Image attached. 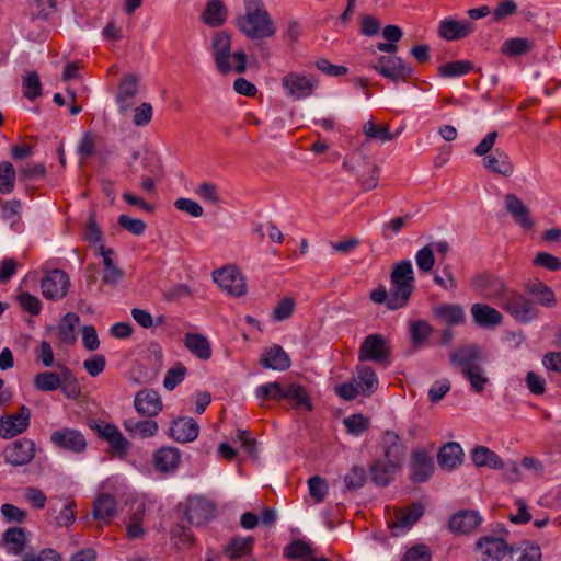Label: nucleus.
Instances as JSON below:
<instances>
[{
	"instance_id": "nucleus-1",
	"label": "nucleus",
	"mask_w": 561,
	"mask_h": 561,
	"mask_svg": "<svg viewBox=\"0 0 561 561\" xmlns=\"http://www.w3.org/2000/svg\"><path fill=\"white\" fill-rule=\"evenodd\" d=\"M244 13L236 18V25L248 38L263 39L275 35L277 27L263 0H243Z\"/></svg>"
},
{
	"instance_id": "nucleus-2",
	"label": "nucleus",
	"mask_w": 561,
	"mask_h": 561,
	"mask_svg": "<svg viewBox=\"0 0 561 561\" xmlns=\"http://www.w3.org/2000/svg\"><path fill=\"white\" fill-rule=\"evenodd\" d=\"M497 137L495 130L488 133L474 147L473 152L482 157V165L486 171L508 178L514 173L515 167L506 151L500 148L493 150Z\"/></svg>"
},
{
	"instance_id": "nucleus-3",
	"label": "nucleus",
	"mask_w": 561,
	"mask_h": 561,
	"mask_svg": "<svg viewBox=\"0 0 561 561\" xmlns=\"http://www.w3.org/2000/svg\"><path fill=\"white\" fill-rule=\"evenodd\" d=\"M231 37L226 31L214 35L211 50L219 72L226 75L230 71L243 73L247 70V56L242 50L230 51Z\"/></svg>"
},
{
	"instance_id": "nucleus-4",
	"label": "nucleus",
	"mask_w": 561,
	"mask_h": 561,
	"mask_svg": "<svg viewBox=\"0 0 561 561\" xmlns=\"http://www.w3.org/2000/svg\"><path fill=\"white\" fill-rule=\"evenodd\" d=\"M390 310H398L408 305L414 290V272L410 260L397 263L390 275Z\"/></svg>"
},
{
	"instance_id": "nucleus-5",
	"label": "nucleus",
	"mask_w": 561,
	"mask_h": 561,
	"mask_svg": "<svg viewBox=\"0 0 561 561\" xmlns=\"http://www.w3.org/2000/svg\"><path fill=\"white\" fill-rule=\"evenodd\" d=\"M319 85L313 75L290 71L282 78V87L286 95L295 101L310 98Z\"/></svg>"
},
{
	"instance_id": "nucleus-6",
	"label": "nucleus",
	"mask_w": 561,
	"mask_h": 561,
	"mask_svg": "<svg viewBox=\"0 0 561 561\" xmlns=\"http://www.w3.org/2000/svg\"><path fill=\"white\" fill-rule=\"evenodd\" d=\"M516 321L528 323L538 317V309L528 298L516 291H508L499 302Z\"/></svg>"
},
{
	"instance_id": "nucleus-7",
	"label": "nucleus",
	"mask_w": 561,
	"mask_h": 561,
	"mask_svg": "<svg viewBox=\"0 0 561 561\" xmlns=\"http://www.w3.org/2000/svg\"><path fill=\"white\" fill-rule=\"evenodd\" d=\"M214 282L233 297H241L247 293L244 276L234 265H226L213 272Z\"/></svg>"
},
{
	"instance_id": "nucleus-8",
	"label": "nucleus",
	"mask_w": 561,
	"mask_h": 561,
	"mask_svg": "<svg viewBox=\"0 0 561 561\" xmlns=\"http://www.w3.org/2000/svg\"><path fill=\"white\" fill-rule=\"evenodd\" d=\"M370 67L392 82L405 81L413 72V69L397 56H379Z\"/></svg>"
},
{
	"instance_id": "nucleus-9",
	"label": "nucleus",
	"mask_w": 561,
	"mask_h": 561,
	"mask_svg": "<svg viewBox=\"0 0 561 561\" xmlns=\"http://www.w3.org/2000/svg\"><path fill=\"white\" fill-rule=\"evenodd\" d=\"M31 410L26 405H21L16 413L4 414L0 417V437L11 439L24 433L31 422Z\"/></svg>"
},
{
	"instance_id": "nucleus-10",
	"label": "nucleus",
	"mask_w": 561,
	"mask_h": 561,
	"mask_svg": "<svg viewBox=\"0 0 561 561\" xmlns=\"http://www.w3.org/2000/svg\"><path fill=\"white\" fill-rule=\"evenodd\" d=\"M138 85L139 79L134 73H127L121 79L115 94V102L122 115H126L136 104Z\"/></svg>"
},
{
	"instance_id": "nucleus-11",
	"label": "nucleus",
	"mask_w": 561,
	"mask_h": 561,
	"mask_svg": "<svg viewBox=\"0 0 561 561\" xmlns=\"http://www.w3.org/2000/svg\"><path fill=\"white\" fill-rule=\"evenodd\" d=\"M2 454L7 463L25 466L35 457V443L30 438H20L7 445Z\"/></svg>"
},
{
	"instance_id": "nucleus-12",
	"label": "nucleus",
	"mask_w": 561,
	"mask_h": 561,
	"mask_svg": "<svg viewBox=\"0 0 561 561\" xmlns=\"http://www.w3.org/2000/svg\"><path fill=\"white\" fill-rule=\"evenodd\" d=\"M389 353L387 340L380 334H370L363 341L358 351V358L360 362L385 363L389 357Z\"/></svg>"
},
{
	"instance_id": "nucleus-13",
	"label": "nucleus",
	"mask_w": 561,
	"mask_h": 561,
	"mask_svg": "<svg viewBox=\"0 0 561 561\" xmlns=\"http://www.w3.org/2000/svg\"><path fill=\"white\" fill-rule=\"evenodd\" d=\"M215 504L204 496L195 495L187 500L185 515L187 520L196 526L208 523L215 516Z\"/></svg>"
},
{
	"instance_id": "nucleus-14",
	"label": "nucleus",
	"mask_w": 561,
	"mask_h": 561,
	"mask_svg": "<svg viewBox=\"0 0 561 561\" xmlns=\"http://www.w3.org/2000/svg\"><path fill=\"white\" fill-rule=\"evenodd\" d=\"M342 167L345 171L357 174L364 190L371 191L377 187L379 182V168L368 158L363 157L360 161L356 163L344 161Z\"/></svg>"
},
{
	"instance_id": "nucleus-15",
	"label": "nucleus",
	"mask_w": 561,
	"mask_h": 561,
	"mask_svg": "<svg viewBox=\"0 0 561 561\" xmlns=\"http://www.w3.org/2000/svg\"><path fill=\"white\" fill-rule=\"evenodd\" d=\"M70 280L61 270H53L41 282L42 294L47 299L64 298L69 289Z\"/></svg>"
},
{
	"instance_id": "nucleus-16",
	"label": "nucleus",
	"mask_w": 561,
	"mask_h": 561,
	"mask_svg": "<svg viewBox=\"0 0 561 561\" xmlns=\"http://www.w3.org/2000/svg\"><path fill=\"white\" fill-rule=\"evenodd\" d=\"M383 460L390 461L391 468H401L404 460L405 446L400 436L392 431H386L381 438Z\"/></svg>"
},
{
	"instance_id": "nucleus-17",
	"label": "nucleus",
	"mask_w": 561,
	"mask_h": 561,
	"mask_svg": "<svg viewBox=\"0 0 561 561\" xmlns=\"http://www.w3.org/2000/svg\"><path fill=\"white\" fill-rule=\"evenodd\" d=\"M471 286L485 299H500L501 301L503 296L508 293L505 284L500 278L490 275L474 276Z\"/></svg>"
},
{
	"instance_id": "nucleus-18",
	"label": "nucleus",
	"mask_w": 561,
	"mask_h": 561,
	"mask_svg": "<svg viewBox=\"0 0 561 561\" xmlns=\"http://www.w3.org/2000/svg\"><path fill=\"white\" fill-rule=\"evenodd\" d=\"M423 514L424 507L421 503H413L405 510H397L393 517L388 520L389 528L392 529L394 536H398L414 525Z\"/></svg>"
},
{
	"instance_id": "nucleus-19",
	"label": "nucleus",
	"mask_w": 561,
	"mask_h": 561,
	"mask_svg": "<svg viewBox=\"0 0 561 561\" xmlns=\"http://www.w3.org/2000/svg\"><path fill=\"white\" fill-rule=\"evenodd\" d=\"M476 549L480 551L482 561H502L511 548L504 539L485 536L476 542Z\"/></svg>"
},
{
	"instance_id": "nucleus-20",
	"label": "nucleus",
	"mask_w": 561,
	"mask_h": 561,
	"mask_svg": "<svg viewBox=\"0 0 561 561\" xmlns=\"http://www.w3.org/2000/svg\"><path fill=\"white\" fill-rule=\"evenodd\" d=\"M135 410L147 417L157 416L163 408L159 393L152 389L140 390L134 399Z\"/></svg>"
},
{
	"instance_id": "nucleus-21",
	"label": "nucleus",
	"mask_w": 561,
	"mask_h": 561,
	"mask_svg": "<svg viewBox=\"0 0 561 561\" xmlns=\"http://www.w3.org/2000/svg\"><path fill=\"white\" fill-rule=\"evenodd\" d=\"M482 358V348L477 344L462 345L449 354L451 365L461 368V373L479 365Z\"/></svg>"
},
{
	"instance_id": "nucleus-22",
	"label": "nucleus",
	"mask_w": 561,
	"mask_h": 561,
	"mask_svg": "<svg viewBox=\"0 0 561 561\" xmlns=\"http://www.w3.org/2000/svg\"><path fill=\"white\" fill-rule=\"evenodd\" d=\"M434 471L432 457L423 449H415L411 455V480L416 483L425 482Z\"/></svg>"
},
{
	"instance_id": "nucleus-23",
	"label": "nucleus",
	"mask_w": 561,
	"mask_h": 561,
	"mask_svg": "<svg viewBox=\"0 0 561 561\" xmlns=\"http://www.w3.org/2000/svg\"><path fill=\"white\" fill-rule=\"evenodd\" d=\"M504 201L507 213L518 226L524 229H531L534 227L530 210L519 197L508 193L505 195Z\"/></svg>"
},
{
	"instance_id": "nucleus-24",
	"label": "nucleus",
	"mask_w": 561,
	"mask_h": 561,
	"mask_svg": "<svg viewBox=\"0 0 561 561\" xmlns=\"http://www.w3.org/2000/svg\"><path fill=\"white\" fill-rule=\"evenodd\" d=\"M51 442L64 449L81 453L85 449L87 442L84 436L76 430L64 428L51 434Z\"/></svg>"
},
{
	"instance_id": "nucleus-25",
	"label": "nucleus",
	"mask_w": 561,
	"mask_h": 561,
	"mask_svg": "<svg viewBox=\"0 0 561 561\" xmlns=\"http://www.w3.org/2000/svg\"><path fill=\"white\" fill-rule=\"evenodd\" d=\"M473 30L474 24L470 21L444 19L439 22L438 35L446 41H457L467 37Z\"/></svg>"
},
{
	"instance_id": "nucleus-26",
	"label": "nucleus",
	"mask_w": 561,
	"mask_h": 561,
	"mask_svg": "<svg viewBox=\"0 0 561 561\" xmlns=\"http://www.w3.org/2000/svg\"><path fill=\"white\" fill-rule=\"evenodd\" d=\"M482 522L480 514L472 510H465L454 514L449 520L453 533L467 535L473 531Z\"/></svg>"
},
{
	"instance_id": "nucleus-27",
	"label": "nucleus",
	"mask_w": 561,
	"mask_h": 561,
	"mask_svg": "<svg viewBox=\"0 0 561 561\" xmlns=\"http://www.w3.org/2000/svg\"><path fill=\"white\" fill-rule=\"evenodd\" d=\"M199 426L192 417H179L171 423L169 434L179 443L193 442L197 438Z\"/></svg>"
},
{
	"instance_id": "nucleus-28",
	"label": "nucleus",
	"mask_w": 561,
	"mask_h": 561,
	"mask_svg": "<svg viewBox=\"0 0 561 561\" xmlns=\"http://www.w3.org/2000/svg\"><path fill=\"white\" fill-rule=\"evenodd\" d=\"M471 314L476 324L482 328L500 325L503 320L500 311L484 304H473Z\"/></svg>"
},
{
	"instance_id": "nucleus-29",
	"label": "nucleus",
	"mask_w": 561,
	"mask_h": 561,
	"mask_svg": "<svg viewBox=\"0 0 561 561\" xmlns=\"http://www.w3.org/2000/svg\"><path fill=\"white\" fill-rule=\"evenodd\" d=\"M180 451L175 447H161L153 454V467L160 472H172L180 463Z\"/></svg>"
},
{
	"instance_id": "nucleus-30",
	"label": "nucleus",
	"mask_w": 561,
	"mask_h": 561,
	"mask_svg": "<svg viewBox=\"0 0 561 561\" xmlns=\"http://www.w3.org/2000/svg\"><path fill=\"white\" fill-rule=\"evenodd\" d=\"M463 451L458 443L444 445L438 455L437 461L443 470L451 471L462 462Z\"/></svg>"
},
{
	"instance_id": "nucleus-31",
	"label": "nucleus",
	"mask_w": 561,
	"mask_h": 561,
	"mask_svg": "<svg viewBox=\"0 0 561 561\" xmlns=\"http://www.w3.org/2000/svg\"><path fill=\"white\" fill-rule=\"evenodd\" d=\"M261 365L267 369L282 371L290 367V359L279 345H274L263 353Z\"/></svg>"
},
{
	"instance_id": "nucleus-32",
	"label": "nucleus",
	"mask_w": 561,
	"mask_h": 561,
	"mask_svg": "<svg viewBox=\"0 0 561 561\" xmlns=\"http://www.w3.org/2000/svg\"><path fill=\"white\" fill-rule=\"evenodd\" d=\"M123 426L131 437L140 438L153 437L159 431V425L153 420H136L130 417L124 421Z\"/></svg>"
},
{
	"instance_id": "nucleus-33",
	"label": "nucleus",
	"mask_w": 561,
	"mask_h": 561,
	"mask_svg": "<svg viewBox=\"0 0 561 561\" xmlns=\"http://www.w3.org/2000/svg\"><path fill=\"white\" fill-rule=\"evenodd\" d=\"M512 561H543L541 547L531 540L522 541L510 549Z\"/></svg>"
},
{
	"instance_id": "nucleus-34",
	"label": "nucleus",
	"mask_w": 561,
	"mask_h": 561,
	"mask_svg": "<svg viewBox=\"0 0 561 561\" xmlns=\"http://www.w3.org/2000/svg\"><path fill=\"white\" fill-rule=\"evenodd\" d=\"M433 313L448 325H458L466 320L465 311L459 305L442 304L433 308Z\"/></svg>"
},
{
	"instance_id": "nucleus-35",
	"label": "nucleus",
	"mask_w": 561,
	"mask_h": 561,
	"mask_svg": "<svg viewBox=\"0 0 561 561\" xmlns=\"http://www.w3.org/2000/svg\"><path fill=\"white\" fill-rule=\"evenodd\" d=\"M227 8L220 0H210L202 14L203 22L211 27L222 25L227 20Z\"/></svg>"
},
{
	"instance_id": "nucleus-36",
	"label": "nucleus",
	"mask_w": 561,
	"mask_h": 561,
	"mask_svg": "<svg viewBox=\"0 0 561 561\" xmlns=\"http://www.w3.org/2000/svg\"><path fill=\"white\" fill-rule=\"evenodd\" d=\"M184 345L199 359H209L211 356L210 343L199 333H186L184 337Z\"/></svg>"
},
{
	"instance_id": "nucleus-37",
	"label": "nucleus",
	"mask_w": 561,
	"mask_h": 561,
	"mask_svg": "<svg viewBox=\"0 0 561 561\" xmlns=\"http://www.w3.org/2000/svg\"><path fill=\"white\" fill-rule=\"evenodd\" d=\"M116 514V502L110 494L100 495L93 505V517L103 524L108 523Z\"/></svg>"
},
{
	"instance_id": "nucleus-38",
	"label": "nucleus",
	"mask_w": 561,
	"mask_h": 561,
	"mask_svg": "<svg viewBox=\"0 0 561 561\" xmlns=\"http://www.w3.org/2000/svg\"><path fill=\"white\" fill-rule=\"evenodd\" d=\"M471 459L477 467H488L490 469H502L504 467L499 455L484 446L473 448Z\"/></svg>"
},
{
	"instance_id": "nucleus-39",
	"label": "nucleus",
	"mask_w": 561,
	"mask_h": 561,
	"mask_svg": "<svg viewBox=\"0 0 561 561\" xmlns=\"http://www.w3.org/2000/svg\"><path fill=\"white\" fill-rule=\"evenodd\" d=\"M401 468H391L390 461L378 459L370 466L371 480L380 486H386L392 480L394 473Z\"/></svg>"
},
{
	"instance_id": "nucleus-40",
	"label": "nucleus",
	"mask_w": 561,
	"mask_h": 561,
	"mask_svg": "<svg viewBox=\"0 0 561 561\" xmlns=\"http://www.w3.org/2000/svg\"><path fill=\"white\" fill-rule=\"evenodd\" d=\"M80 322L79 316L73 312H68L61 319L58 325V336L61 342L72 344L76 341L75 330Z\"/></svg>"
},
{
	"instance_id": "nucleus-41",
	"label": "nucleus",
	"mask_w": 561,
	"mask_h": 561,
	"mask_svg": "<svg viewBox=\"0 0 561 561\" xmlns=\"http://www.w3.org/2000/svg\"><path fill=\"white\" fill-rule=\"evenodd\" d=\"M284 399L293 402L296 408H304L307 411L312 410V403L310 401L309 394L306 388L300 385L291 383L288 386V388L285 389Z\"/></svg>"
},
{
	"instance_id": "nucleus-42",
	"label": "nucleus",
	"mask_w": 561,
	"mask_h": 561,
	"mask_svg": "<svg viewBox=\"0 0 561 561\" xmlns=\"http://www.w3.org/2000/svg\"><path fill=\"white\" fill-rule=\"evenodd\" d=\"M462 375L469 381L471 389L474 392H482L490 382V378L484 367L480 364L463 370Z\"/></svg>"
},
{
	"instance_id": "nucleus-43",
	"label": "nucleus",
	"mask_w": 561,
	"mask_h": 561,
	"mask_svg": "<svg viewBox=\"0 0 561 561\" xmlns=\"http://www.w3.org/2000/svg\"><path fill=\"white\" fill-rule=\"evenodd\" d=\"M253 537H234L228 543L225 552L230 559H236L250 553L253 549Z\"/></svg>"
},
{
	"instance_id": "nucleus-44",
	"label": "nucleus",
	"mask_w": 561,
	"mask_h": 561,
	"mask_svg": "<svg viewBox=\"0 0 561 561\" xmlns=\"http://www.w3.org/2000/svg\"><path fill=\"white\" fill-rule=\"evenodd\" d=\"M433 333V327L424 320H417L410 325V335L414 348H420L425 344Z\"/></svg>"
},
{
	"instance_id": "nucleus-45",
	"label": "nucleus",
	"mask_w": 561,
	"mask_h": 561,
	"mask_svg": "<svg viewBox=\"0 0 561 561\" xmlns=\"http://www.w3.org/2000/svg\"><path fill=\"white\" fill-rule=\"evenodd\" d=\"M527 290L536 299L537 304L545 307H552L556 302V297L550 287L541 282H535L527 285Z\"/></svg>"
},
{
	"instance_id": "nucleus-46",
	"label": "nucleus",
	"mask_w": 561,
	"mask_h": 561,
	"mask_svg": "<svg viewBox=\"0 0 561 561\" xmlns=\"http://www.w3.org/2000/svg\"><path fill=\"white\" fill-rule=\"evenodd\" d=\"M3 541L9 546L10 552L21 554L26 542L24 529L20 527L9 528L3 535Z\"/></svg>"
},
{
	"instance_id": "nucleus-47",
	"label": "nucleus",
	"mask_w": 561,
	"mask_h": 561,
	"mask_svg": "<svg viewBox=\"0 0 561 561\" xmlns=\"http://www.w3.org/2000/svg\"><path fill=\"white\" fill-rule=\"evenodd\" d=\"M534 47V42L528 38L515 37L507 39L502 45V53L506 56L515 57L529 53Z\"/></svg>"
},
{
	"instance_id": "nucleus-48",
	"label": "nucleus",
	"mask_w": 561,
	"mask_h": 561,
	"mask_svg": "<svg viewBox=\"0 0 561 561\" xmlns=\"http://www.w3.org/2000/svg\"><path fill=\"white\" fill-rule=\"evenodd\" d=\"M362 393H371L377 388V377L373 368L363 366L357 369V377L354 379Z\"/></svg>"
},
{
	"instance_id": "nucleus-49",
	"label": "nucleus",
	"mask_w": 561,
	"mask_h": 561,
	"mask_svg": "<svg viewBox=\"0 0 561 561\" xmlns=\"http://www.w3.org/2000/svg\"><path fill=\"white\" fill-rule=\"evenodd\" d=\"M363 131L368 139L377 140L381 144L394 139V135L390 133L388 125H377L371 119L364 124Z\"/></svg>"
},
{
	"instance_id": "nucleus-50",
	"label": "nucleus",
	"mask_w": 561,
	"mask_h": 561,
	"mask_svg": "<svg viewBox=\"0 0 561 561\" xmlns=\"http://www.w3.org/2000/svg\"><path fill=\"white\" fill-rule=\"evenodd\" d=\"M23 95L28 100H35L42 94V83L36 71H26L22 77Z\"/></svg>"
},
{
	"instance_id": "nucleus-51",
	"label": "nucleus",
	"mask_w": 561,
	"mask_h": 561,
	"mask_svg": "<svg viewBox=\"0 0 561 561\" xmlns=\"http://www.w3.org/2000/svg\"><path fill=\"white\" fill-rule=\"evenodd\" d=\"M255 394L259 399L262 400L260 403L261 407L264 405V402L267 400L280 401L284 399L285 389L280 386L279 382H268L262 386H259L255 390Z\"/></svg>"
},
{
	"instance_id": "nucleus-52",
	"label": "nucleus",
	"mask_w": 561,
	"mask_h": 561,
	"mask_svg": "<svg viewBox=\"0 0 561 561\" xmlns=\"http://www.w3.org/2000/svg\"><path fill=\"white\" fill-rule=\"evenodd\" d=\"M473 68L472 64L468 60H457L446 62L438 67V73L445 78L461 77L467 75Z\"/></svg>"
},
{
	"instance_id": "nucleus-53",
	"label": "nucleus",
	"mask_w": 561,
	"mask_h": 561,
	"mask_svg": "<svg viewBox=\"0 0 561 561\" xmlns=\"http://www.w3.org/2000/svg\"><path fill=\"white\" fill-rule=\"evenodd\" d=\"M33 383L37 390L46 392L57 390L60 387L58 374L54 371H43L36 374Z\"/></svg>"
},
{
	"instance_id": "nucleus-54",
	"label": "nucleus",
	"mask_w": 561,
	"mask_h": 561,
	"mask_svg": "<svg viewBox=\"0 0 561 561\" xmlns=\"http://www.w3.org/2000/svg\"><path fill=\"white\" fill-rule=\"evenodd\" d=\"M15 170L11 162L3 161L0 163V192L9 194L14 188Z\"/></svg>"
},
{
	"instance_id": "nucleus-55",
	"label": "nucleus",
	"mask_w": 561,
	"mask_h": 561,
	"mask_svg": "<svg viewBox=\"0 0 561 561\" xmlns=\"http://www.w3.org/2000/svg\"><path fill=\"white\" fill-rule=\"evenodd\" d=\"M296 308V300L293 297H283L275 306L272 318L276 322H282L289 319Z\"/></svg>"
},
{
	"instance_id": "nucleus-56",
	"label": "nucleus",
	"mask_w": 561,
	"mask_h": 561,
	"mask_svg": "<svg viewBox=\"0 0 561 561\" xmlns=\"http://www.w3.org/2000/svg\"><path fill=\"white\" fill-rule=\"evenodd\" d=\"M313 553L311 546L302 540H295L285 548L284 554L288 559H302L309 558Z\"/></svg>"
},
{
	"instance_id": "nucleus-57",
	"label": "nucleus",
	"mask_w": 561,
	"mask_h": 561,
	"mask_svg": "<svg viewBox=\"0 0 561 561\" xmlns=\"http://www.w3.org/2000/svg\"><path fill=\"white\" fill-rule=\"evenodd\" d=\"M366 481V471L360 466H353L348 473L344 477V483L348 491L357 490L364 485Z\"/></svg>"
},
{
	"instance_id": "nucleus-58",
	"label": "nucleus",
	"mask_w": 561,
	"mask_h": 561,
	"mask_svg": "<svg viewBox=\"0 0 561 561\" xmlns=\"http://www.w3.org/2000/svg\"><path fill=\"white\" fill-rule=\"evenodd\" d=\"M186 374V368L182 363H176L174 367L168 370L163 386L168 390H173L180 382L183 381Z\"/></svg>"
},
{
	"instance_id": "nucleus-59",
	"label": "nucleus",
	"mask_w": 561,
	"mask_h": 561,
	"mask_svg": "<svg viewBox=\"0 0 561 561\" xmlns=\"http://www.w3.org/2000/svg\"><path fill=\"white\" fill-rule=\"evenodd\" d=\"M347 432L352 435H360L369 427V420L362 414H353L343 421Z\"/></svg>"
},
{
	"instance_id": "nucleus-60",
	"label": "nucleus",
	"mask_w": 561,
	"mask_h": 561,
	"mask_svg": "<svg viewBox=\"0 0 561 561\" xmlns=\"http://www.w3.org/2000/svg\"><path fill=\"white\" fill-rule=\"evenodd\" d=\"M117 222L122 228L129 231L134 236H141L147 228V225L144 220L133 218L124 214L119 215Z\"/></svg>"
},
{
	"instance_id": "nucleus-61",
	"label": "nucleus",
	"mask_w": 561,
	"mask_h": 561,
	"mask_svg": "<svg viewBox=\"0 0 561 561\" xmlns=\"http://www.w3.org/2000/svg\"><path fill=\"white\" fill-rule=\"evenodd\" d=\"M95 147V136L90 131L84 133L78 146V154L80 157L81 163L94 154Z\"/></svg>"
},
{
	"instance_id": "nucleus-62",
	"label": "nucleus",
	"mask_w": 561,
	"mask_h": 561,
	"mask_svg": "<svg viewBox=\"0 0 561 561\" xmlns=\"http://www.w3.org/2000/svg\"><path fill=\"white\" fill-rule=\"evenodd\" d=\"M308 484L311 497L314 499L317 503L322 502L328 493L325 480L319 476H313L309 479Z\"/></svg>"
},
{
	"instance_id": "nucleus-63",
	"label": "nucleus",
	"mask_w": 561,
	"mask_h": 561,
	"mask_svg": "<svg viewBox=\"0 0 561 561\" xmlns=\"http://www.w3.org/2000/svg\"><path fill=\"white\" fill-rule=\"evenodd\" d=\"M517 4L514 0H502L497 3L492 12L494 22H500L508 16L516 14Z\"/></svg>"
},
{
	"instance_id": "nucleus-64",
	"label": "nucleus",
	"mask_w": 561,
	"mask_h": 561,
	"mask_svg": "<svg viewBox=\"0 0 561 561\" xmlns=\"http://www.w3.org/2000/svg\"><path fill=\"white\" fill-rule=\"evenodd\" d=\"M196 195L204 202L217 205L220 202L216 185L209 182H203L195 190Z\"/></svg>"
}]
</instances>
